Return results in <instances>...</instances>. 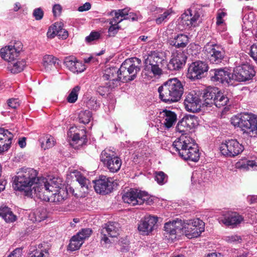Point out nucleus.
Wrapping results in <instances>:
<instances>
[{"label": "nucleus", "instance_id": "obj_20", "mask_svg": "<svg viewBox=\"0 0 257 257\" xmlns=\"http://www.w3.org/2000/svg\"><path fill=\"white\" fill-rule=\"evenodd\" d=\"M211 80L218 83L229 84L231 81V75L228 69H214L210 71Z\"/></svg>", "mask_w": 257, "mask_h": 257}, {"label": "nucleus", "instance_id": "obj_16", "mask_svg": "<svg viewBox=\"0 0 257 257\" xmlns=\"http://www.w3.org/2000/svg\"><path fill=\"white\" fill-rule=\"evenodd\" d=\"M104 80H109L106 83L109 89H114L120 85L122 79L118 75V69L115 67H111L106 69L103 75Z\"/></svg>", "mask_w": 257, "mask_h": 257}, {"label": "nucleus", "instance_id": "obj_39", "mask_svg": "<svg viewBox=\"0 0 257 257\" xmlns=\"http://www.w3.org/2000/svg\"><path fill=\"white\" fill-rule=\"evenodd\" d=\"M182 119L184 120L185 125H186L190 130L195 128L199 124L198 117L194 115H187Z\"/></svg>", "mask_w": 257, "mask_h": 257}, {"label": "nucleus", "instance_id": "obj_59", "mask_svg": "<svg viewBox=\"0 0 257 257\" xmlns=\"http://www.w3.org/2000/svg\"><path fill=\"white\" fill-rule=\"evenodd\" d=\"M22 253V249L20 248H17L8 257H21Z\"/></svg>", "mask_w": 257, "mask_h": 257}, {"label": "nucleus", "instance_id": "obj_21", "mask_svg": "<svg viewBox=\"0 0 257 257\" xmlns=\"http://www.w3.org/2000/svg\"><path fill=\"white\" fill-rule=\"evenodd\" d=\"M207 64L203 61H197L193 62L189 67L188 77L191 79H199L201 75L208 70Z\"/></svg>", "mask_w": 257, "mask_h": 257}, {"label": "nucleus", "instance_id": "obj_19", "mask_svg": "<svg viewBox=\"0 0 257 257\" xmlns=\"http://www.w3.org/2000/svg\"><path fill=\"white\" fill-rule=\"evenodd\" d=\"M186 59L187 56L183 52L176 51L173 53L167 64L168 69L171 71L180 70L185 65Z\"/></svg>", "mask_w": 257, "mask_h": 257}, {"label": "nucleus", "instance_id": "obj_61", "mask_svg": "<svg viewBox=\"0 0 257 257\" xmlns=\"http://www.w3.org/2000/svg\"><path fill=\"white\" fill-rule=\"evenodd\" d=\"M199 46H197V45H190V48H189V49L188 50V53H190L191 52V51H192L193 49H194L195 50V52L194 53H191V54L192 55V56H194V55H197V54L199 53Z\"/></svg>", "mask_w": 257, "mask_h": 257}, {"label": "nucleus", "instance_id": "obj_22", "mask_svg": "<svg viewBox=\"0 0 257 257\" xmlns=\"http://www.w3.org/2000/svg\"><path fill=\"white\" fill-rule=\"evenodd\" d=\"M94 188L95 191L99 194H106L111 192L113 189V183L112 179L102 176L98 180L93 181Z\"/></svg>", "mask_w": 257, "mask_h": 257}, {"label": "nucleus", "instance_id": "obj_62", "mask_svg": "<svg viewBox=\"0 0 257 257\" xmlns=\"http://www.w3.org/2000/svg\"><path fill=\"white\" fill-rule=\"evenodd\" d=\"M97 91L101 95H104L106 92L109 91V88L106 87L99 86L97 89Z\"/></svg>", "mask_w": 257, "mask_h": 257}, {"label": "nucleus", "instance_id": "obj_37", "mask_svg": "<svg viewBox=\"0 0 257 257\" xmlns=\"http://www.w3.org/2000/svg\"><path fill=\"white\" fill-rule=\"evenodd\" d=\"M61 27H63V24L62 22H56L52 25L48 29L47 33V36L48 38H54L56 36H58L59 32L61 30Z\"/></svg>", "mask_w": 257, "mask_h": 257}, {"label": "nucleus", "instance_id": "obj_35", "mask_svg": "<svg viewBox=\"0 0 257 257\" xmlns=\"http://www.w3.org/2000/svg\"><path fill=\"white\" fill-rule=\"evenodd\" d=\"M26 65L24 60H17L9 64L8 69L13 73H18L23 71Z\"/></svg>", "mask_w": 257, "mask_h": 257}, {"label": "nucleus", "instance_id": "obj_40", "mask_svg": "<svg viewBox=\"0 0 257 257\" xmlns=\"http://www.w3.org/2000/svg\"><path fill=\"white\" fill-rule=\"evenodd\" d=\"M236 167L238 168H242L246 170L252 169L253 170L257 169V158L254 160H248L246 162H237L236 163Z\"/></svg>", "mask_w": 257, "mask_h": 257}, {"label": "nucleus", "instance_id": "obj_64", "mask_svg": "<svg viewBox=\"0 0 257 257\" xmlns=\"http://www.w3.org/2000/svg\"><path fill=\"white\" fill-rule=\"evenodd\" d=\"M138 19L137 15L133 13H129L128 16L126 17V20H131L132 21H135Z\"/></svg>", "mask_w": 257, "mask_h": 257}, {"label": "nucleus", "instance_id": "obj_51", "mask_svg": "<svg viewBox=\"0 0 257 257\" xmlns=\"http://www.w3.org/2000/svg\"><path fill=\"white\" fill-rule=\"evenodd\" d=\"M224 240L230 243H240L242 241V238L240 236L234 234L225 237Z\"/></svg>", "mask_w": 257, "mask_h": 257}, {"label": "nucleus", "instance_id": "obj_18", "mask_svg": "<svg viewBox=\"0 0 257 257\" xmlns=\"http://www.w3.org/2000/svg\"><path fill=\"white\" fill-rule=\"evenodd\" d=\"M91 234V230L90 229H82L71 238L68 246V249L71 251L78 249L83 243L84 240L89 237Z\"/></svg>", "mask_w": 257, "mask_h": 257}, {"label": "nucleus", "instance_id": "obj_41", "mask_svg": "<svg viewBox=\"0 0 257 257\" xmlns=\"http://www.w3.org/2000/svg\"><path fill=\"white\" fill-rule=\"evenodd\" d=\"M81 136L80 133H75L72 138L73 143H75L79 146H82L86 142V136L85 135V131L82 130L81 131Z\"/></svg>", "mask_w": 257, "mask_h": 257}, {"label": "nucleus", "instance_id": "obj_28", "mask_svg": "<svg viewBox=\"0 0 257 257\" xmlns=\"http://www.w3.org/2000/svg\"><path fill=\"white\" fill-rule=\"evenodd\" d=\"M183 226L182 220L176 219L172 222H168L165 224L164 228L165 231L170 235L175 236L176 234L183 230Z\"/></svg>", "mask_w": 257, "mask_h": 257}, {"label": "nucleus", "instance_id": "obj_11", "mask_svg": "<svg viewBox=\"0 0 257 257\" xmlns=\"http://www.w3.org/2000/svg\"><path fill=\"white\" fill-rule=\"evenodd\" d=\"M222 155L228 157H234L241 154L243 150V146L236 139H228L223 142L220 146Z\"/></svg>", "mask_w": 257, "mask_h": 257}, {"label": "nucleus", "instance_id": "obj_60", "mask_svg": "<svg viewBox=\"0 0 257 257\" xmlns=\"http://www.w3.org/2000/svg\"><path fill=\"white\" fill-rule=\"evenodd\" d=\"M91 8V5L89 3H85L82 6H80L78 10L79 12H84L90 10Z\"/></svg>", "mask_w": 257, "mask_h": 257}, {"label": "nucleus", "instance_id": "obj_42", "mask_svg": "<svg viewBox=\"0 0 257 257\" xmlns=\"http://www.w3.org/2000/svg\"><path fill=\"white\" fill-rule=\"evenodd\" d=\"M92 118V113L88 110L81 111L78 114V120L80 123L84 124L88 123Z\"/></svg>", "mask_w": 257, "mask_h": 257}, {"label": "nucleus", "instance_id": "obj_10", "mask_svg": "<svg viewBox=\"0 0 257 257\" xmlns=\"http://www.w3.org/2000/svg\"><path fill=\"white\" fill-rule=\"evenodd\" d=\"M201 14V11L194 8L187 10L182 15L179 21V29L183 30L195 27Z\"/></svg>", "mask_w": 257, "mask_h": 257}, {"label": "nucleus", "instance_id": "obj_33", "mask_svg": "<svg viewBox=\"0 0 257 257\" xmlns=\"http://www.w3.org/2000/svg\"><path fill=\"white\" fill-rule=\"evenodd\" d=\"M163 124L168 128L171 127L176 120V114L170 110H165L163 111Z\"/></svg>", "mask_w": 257, "mask_h": 257}, {"label": "nucleus", "instance_id": "obj_6", "mask_svg": "<svg viewBox=\"0 0 257 257\" xmlns=\"http://www.w3.org/2000/svg\"><path fill=\"white\" fill-rule=\"evenodd\" d=\"M231 123L250 137L257 134V115L252 113H241L234 115L231 118Z\"/></svg>", "mask_w": 257, "mask_h": 257}, {"label": "nucleus", "instance_id": "obj_8", "mask_svg": "<svg viewBox=\"0 0 257 257\" xmlns=\"http://www.w3.org/2000/svg\"><path fill=\"white\" fill-rule=\"evenodd\" d=\"M100 161L110 172H118L121 167L122 161L116 153L109 149H105L100 155Z\"/></svg>", "mask_w": 257, "mask_h": 257}, {"label": "nucleus", "instance_id": "obj_17", "mask_svg": "<svg viewBox=\"0 0 257 257\" xmlns=\"http://www.w3.org/2000/svg\"><path fill=\"white\" fill-rule=\"evenodd\" d=\"M119 224L117 222H108L102 227L101 230V241L104 244L110 242L108 237H115L118 234Z\"/></svg>", "mask_w": 257, "mask_h": 257}, {"label": "nucleus", "instance_id": "obj_27", "mask_svg": "<svg viewBox=\"0 0 257 257\" xmlns=\"http://www.w3.org/2000/svg\"><path fill=\"white\" fill-rule=\"evenodd\" d=\"M49 249L46 243L39 244L38 246H31L29 249V257H47Z\"/></svg>", "mask_w": 257, "mask_h": 257}, {"label": "nucleus", "instance_id": "obj_15", "mask_svg": "<svg viewBox=\"0 0 257 257\" xmlns=\"http://www.w3.org/2000/svg\"><path fill=\"white\" fill-rule=\"evenodd\" d=\"M185 108L188 111L196 112L200 110L201 99L199 94L195 91L189 92L184 102Z\"/></svg>", "mask_w": 257, "mask_h": 257}, {"label": "nucleus", "instance_id": "obj_30", "mask_svg": "<svg viewBox=\"0 0 257 257\" xmlns=\"http://www.w3.org/2000/svg\"><path fill=\"white\" fill-rule=\"evenodd\" d=\"M170 45L178 48H184L189 43V38L184 34H178L169 40Z\"/></svg>", "mask_w": 257, "mask_h": 257}, {"label": "nucleus", "instance_id": "obj_55", "mask_svg": "<svg viewBox=\"0 0 257 257\" xmlns=\"http://www.w3.org/2000/svg\"><path fill=\"white\" fill-rule=\"evenodd\" d=\"M210 171H204L201 174V178L198 180V183H201L202 182H206L210 178Z\"/></svg>", "mask_w": 257, "mask_h": 257}, {"label": "nucleus", "instance_id": "obj_34", "mask_svg": "<svg viewBox=\"0 0 257 257\" xmlns=\"http://www.w3.org/2000/svg\"><path fill=\"white\" fill-rule=\"evenodd\" d=\"M0 216L7 222H13L17 219L16 216L8 207H3L0 208Z\"/></svg>", "mask_w": 257, "mask_h": 257}, {"label": "nucleus", "instance_id": "obj_53", "mask_svg": "<svg viewBox=\"0 0 257 257\" xmlns=\"http://www.w3.org/2000/svg\"><path fill=\"white\" fill-rule=\"evenodd\" d=\"M8 106L14 109L17 108L20 105V102L18 99L10 98L7 101Z\"/></svg>", "mask_w": 257, "mask_h": 257}, {"label": "nucleus", "instance_id": "obj_48", "mask_svg": "<svg viewBox=\"0 0 257 257\" xmlns=\"http://www.w3.org/2000/svg\"><path fill=\"white\" fill-rule=\"evenodd\" d=\"M184 120L182 119L180 120L176 127L177 132L182 133V135H185L188 132H189L190 130L188 128L186 125H185Z\"/></svg>", "mask_w": 257, "mask_h": 257}, {"label": "nucleus", "instance_id": "obj_56", "mask_svg": "<svg viewBox=\"0 0 257 257\" xmlns=\"http://www.w3.org/2000/svg\"><path fill=\"white\" fill-rule=\"evenodd\" d=\"M62 7L59 4H55L53 7V13L55 17L59 16L62 12Z\"/></svg>", "mask_w": 257, "mask_h": 257}, {"label": "nucleus", "instance_id": "obj_5", "mask_svg": "<svg viewBox=\"0 0 257 257\" xmlns=\"http://www.w3.org/2000/svg\"><path fill=\"white\" fill-rule=\"evenodd\" d=\"M166 63L162 53L153 51L145 57L144 73L148 79L158 78L163 74Z\"/></svg>", "mask_w": 257, "mask_h": 257}, {"label": "nucleus", "instance_id": "obj_52", "mask_svg": "<svg viewBox=\"0 0 257 257\" xmlns=\"http://www.w3.org/2000/svg\"><path fill=\"white\" fill-rule=\"evenodd\" d=\"M100 37V34L97 32H92L90 35L85 38L87 42H91L92 41L98 40Z\"/></svg>", "mask_w": 257, "mask_h": 257}, {"label": "nucleus", "instance_id": "obj_58", "mask_svg": "<svg viewBox=\"0 0 257 257\" xmlns=\"http://www.w3.org/2000/svg\"><path fill=\"white\" fill-rule=\"evenodd\" d=\"M226 15V13L223 12H220L218 13L217 16L216 18V24L220 25L223 23V18Z\"/></svg>", "mask_w": 257, "mask_h": 257}, {"label": "nucleus", "instance_id": "obj_14", "mask_svg": "<svg viewBox=\"0 0 257 257\" xmlns=\"http://www.w3.org/2000/svg\"><path fill=\"white\" fill-rule=\"evenodd\" d=\"M204 53L213 64L220 63L224 57V51L216 44L207 43L204 48Z\"/></svg>", "mask_w": 257, "mask_h": 257}, {"label": "nucleus", "instance_id": "obj_50", "mask_svg": "<svg viewBox=\"0 0 257 257\" xmlns=\"http://www.w3.org/2000/svg\"><path fill=\"white\" fill-rule=\"evenodd\" d=\"M33 215L35 217V221L38 222L44 220L47 217L46 211L43 209L36 210Z\"/></svg>", "mask_w": 257, "mask_h": 257}, {"label": "nucleus", "instance_id": "obj_2", "mask_svg": "<svg viewBox=\"0 0 257 257\" xmlns=\"http://www.w3.org/2000/svg\"><path fill=\"white\" fill-rule=\"evenodd\" d=\"M43 185L37 192V197L45 201L62 203L66 197L65 191L61 189L62 181L58 178L42 179L39 183Z\"/></svg>", "mask_w": 257, "mask_h": 257}, {"label": "nucleus", "instance_id": "obj_25", "mask_svg": "<svg viewBox=\"0 0 257 257\" xmlns=\"http://www.w3.org/2000/svg\"><path fill=\"white\" fill-rule=\"evenodd\" d=\"M64 63L65 66L74 73H81L86 69L85 65L73 56L65 57Z\"/></svg>", "mask_w": 257, "mask_h": 257}, {"label": "nucleus", "instance_id": "obj_3", "mask_svg": "<svg viewBox=\"0 0 257 257\" xmlns=\"http://www.w3.org/2000/svg\"><path fill=\"white\" fill-rule=\"evenodd\" d=\"M173 147L183 159L193 162L199 160L200 154L197 145L190 136L181 135L173 142Z\"/></svg>", "mask_w": 257, "mask_h": 257}, {"label": "nucleus", "instance_id": "obj_43", "mask_svg": "<svg viewBox=\"0 0 257 257\" xmlns=\"http://www.w3.org/2000/svg\"><path fill=\"white\" fill-rule=\"evenodd\" d=\"M59 60L52 55H45L43 57V64L45 67H52L56 64H58Z\"/></svg>", "mask_w": 257, "mask_h": 257}, {"label": "nucleus", "instance_id": "obj_57", "mask_svg": "<svg viewBox=\"0 0 257 257\" xmlns=\"http://www.w3.org/2000/svg\"><path fill=\"white\" fill-rule=\"evenodd\" d=\"M250 56L257 62V45H253L250 47Z\"/></svg>", "mask_w": 257, "mask_h": 257}, {"label": "nucleus", "instance_id": "obj_32", "mask_svg": "<svg viewBox=\"0 0 257 257\" xmlns=\"http://www.w3.org/2000/svg\"><path fill=\"white\" fill-rule=\"evenodd\" d=\"M39 141L41 143V148L44 150L52 148L56 143L54 138L49 135H43L39 139Z\"/></svg>", "mask_w": 257, "mask_h": 257}, {"label": "nucleus", "instance_id": "obj_29", "mask_svg": "<svg viewBox=\"0 0 257 257\" xmlns=\"http://www.w3.org/2000/svg\"><path fill=\"white\" fill-rule=\"evenodd\" d=\"M1 57L5 60L11 62L18 57V52L13 46H7L1 49Z\"/></svg>", "mask_w": 257, "mask_h": 257}, {"label": "nucleus", "instance_id": "obj_38", "mask_svg": "<svg viewBox=\"0 0 257 257\" xmlns=\"http://www.w3.org/2000/svg\"><path fill=\"white\" fill-rule=\"evenodd\" d=\"M229 101V99L224 94L218 90V92L213 99V103L217 107H221L226 105Z\"/></svg>", "mask_w": 257, "mask_h": 257}, {"label": "nucleus", "instance_id": "obj_47", "mask_svg": "<svg viewBox=\"0 0 257 257\" xmlns=\"http://www.w3.org/2000/svg\"><path fill=\"white\" fill-rule=\"evenodd\" d=\"M172 14V11L168 10L165 11L163 14H160L159 17L156 19L155 21L157 24H161L162 23L167 22Z\"/></svg>", "mask_w": 257, "mask_h": 257}, {"label": "nucleus", "instance_id": "obj_49", "mask_svg": "<svg viewBox=\"0 0 257 257\" xmlns=\"http://www.w3.org/2000/svg\"><path fill=\"white\" fill-rule=\"evenodd\" d=\"M114 22L113 18L110 20L109 24L110 26L108 31L109 36H114L119 29V27L117 26L118 23H114Z\"/></svg>", "mask_w": 257, "mask_h": 257}, {"label": "nucleus", "instance_id": "obj_9", "mask_svg": "<svg viewBox=\"0 0 257 257\" xmlns=\"http://www.w3.org/2000/svg\"><path fill=\"white\" fill-rule=\"evenodd\" d=\"M122 199L124 203L132 206L141 205L144 203H150L149 195L146 192L135 189H131L125 192L122 196Z\"/></svg>", "mask_w": 257, "mask_h": 257}, {"label": "nucleus", "instance_id": "obj_24", "mask_svg": "<svg viewBox=\"0 0 257 257\" xmlns=\"http://www.w3.org/2000/svg\"><path fill=\"white\" fill-rule=\"evenodd\" d=\"M158 221L157 217L146 216L142 219L138 225V230L143 235H148L154 229L155 224Z\"/></svg>", "mask_w": 257, "mask_h": 257}, {"label": "nucleus", "instance_id": "obj_7", "mask_svg": "<svg viewBox=\"0 0 257 257\" xmlns=\"http://www.w3.org/2000/svg\"><path fill=\"white\" fill-rule=\"evenodd\" d=\"M141 60L137 58L126 59L121 65L118 75L123 82L134 80L141 70Z\"/></svg>", "mask_w": 257, "mask_h": 257}, {"label": "nucleus", "instance_id": "obj_4", "mask_svg": "<svg viewBox=\"0 0 257 257\" xmlns=\"http://www.w3.org/2000/svg\"><path fill=\"white\" fill-rule=\"evenodd\" d=\"M158 92L162 101L177 102L181 99L184 93V86L178 78H171L159 87Z\"/></svg>", "mask_w": 257, "mask_h": 257}, {"label": "nucleus", "instance_id": "obj_13", "mask_svg": "<svg viewBox=\"0 0 257 257\" xmlns=\"http://www.w3.org/2000/svg\"><path fill=\"white\" fill-rule=\"evenodd\" d=\"M204 230V223L198 218L187 221L184 224L183 232L189 238L197 237Z\"/></svg>", "mask_w": 257, "mask_h": 257}, {"label": "nucleus", "instance_id": "obj_1", "mask_svg": "<svg viewBox=\"0 0 257 257\" xmlns=\"http://www.w3.org/2000/svg\"><path fill=\"white\" fill-rule=\"evenodd\" d=\"M45 177H38V172L34 169L23 167L19 169L13 178V186L15 190L24 191L26 196L37 197V192L40 191L43 185L39 183Z\"/></svg>", "mask_w": 257, "mask_h": 257}, {"label": "nucleus", "instance_id": "obj_23", "mask_svg": "<svg viewBox=\"0 0 257 257\" xmlns=\"http://www.w3.org/2000/svg\"><path fill=\"white\" fill-rule=\"evenodd\" d=\"M220 223L227 226L234 227L243 221V217L235 212L228 211L223 213L222 216L218 218Z\"/></svg>", "mask_w": 257, "mask_h": 257}, {"label": "nucleus", "instance_id": "obj_63", "mask_svg": "<svg viewBox=\"0 0 257 257\" xmlns=\"http://www.w3.org/2000/svg\"><path fill=\"white\" fill-rule=\"evenodd\" d=\"M59 36L63 39H65L68 36V33L66 30L64 29L63 27H61V30L59 32Z\"/></svg>", "mask_w": 257, "mask_h": 257}, {"label": "nucleus", "instance_id": "obj_45", "mask_svg": "<svg viewBox=\"0 0 257 257\" xmlns=\"http://www.w3.org/2000/svg\"><path fill=\"white\" fill-rule=\"evenodd\" d=\"M80 90V87L79 86H75L69 94L67 100L69 103H74L78 99V93Z\"/></svg>", "mask_w": 257, "mask_h": 257}, {"label": "nucleus", "instance_id": "obj_31", "mask_svg": "<svg viewBox=\"0 0 257 257\" xmlns=\"http://www.w3.org/2000/svg\"><path fill=\"white\" fill-rule=\"evenodd\" d=\"M218 92V89L215 87H208L204 90L202 98L206 105L213 103V99H215Z\"/></svg>", "mask_w": 257, "mask_h": 257}, {"label": "nucleus", "instance_id": "obj_46", "mask_svg": "<svg viewBox=\"0 0 257 257\" xmlns=\"http://www.w3.org/2000/svg\"><path fill=\"white\" fill-rule=\"evenodd\" d=\"M155 180L160 185H163L167 182L168 176L162 171L156 172Z\"/></svg>", "mask_w": 257, "mask_h": 257}, {"label": "nucleus", "instance_id": "obj_54", "mask_svg": "<svg viewBox=\"0 0 257 257\" xmlns=\"http://www.w3.org/2000/svg\"><path fill=\"white\" fill-rule=\"evenodd\" d=\"M33 16L37 21L41 20L44 16V12L41 8H37L33 11Z\"/></svg>", "mask_w": 257, "mask_h": 257}, {"label": "nucleus", "instance_id": "obj_26", "mask_svg": "<svg viewBox=\"0 0 257 257\" xmlns=\"http://www.w3.org/2000/svg\"><path fill=\"white\" fill-rule=\"evenodd\" d=\"M13 137L8 130L0 128V153L7 151L10 148Z\"/></svg>", "mask_w": 257, "mask_h": 257}, {"label": "nucleus", "instance_id": "obj_44", "mask_svg": "<svg viewBox=\"0 0 257 257\" xmlns=\"http://www.w3.org/2000/svg\"><path fill=\"white\" fill-rule=\"evenodd\" d=\"M76 180L80 185L81 188L83 190V192H85L88 190V184L89 181L85 177L83 176L79 172L76 175Z\"/></svg>", "mask_w": 257, "mask_h": 257}, {"label": "nucleus", "instance_id": "obj_36", "mask_svg": "<svg viewBox=\"0 0 257 257\" xmlns=\"http://www.w3.org/2000/svg\"><path fill=\"white\" fill-rule=\"evenodd\" d=\"M113 13L114 14V17L113 18L115 21L114 23H119L123 20H126V17L128 16L129 14V10L125 8L117 11H112L109 15L113 16Z\"/></svg>", "mask_w": 257, "mask_h": 257}, {"label": "nucleus", "instance_id": "obj_12", "mask_svg": "<svg viewBox=\"0 0 257 257\" xmlns=\"http://www.w3.org/2000/svg\"><path fill=\"white\" fill-rule=\"evenodd\" d=\"M253 67L248 64H242L236 66L232 74V78L239 82H244L251 79L255 75Z\"/></svg>", "mask_w": 257, "mask_h": 257}]
</instances>
